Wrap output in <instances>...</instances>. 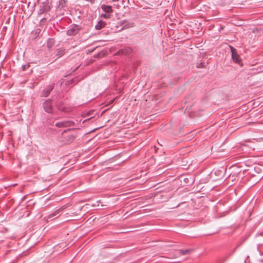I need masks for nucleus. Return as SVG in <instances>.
<instances>
[{
	"instance_id": "obj_13",
	"label": "nucleus",
	"mask_w": 263,
	"mask_h": 263,
	"mask_svg": "<svg viewBox=\"0 0 263 263\" xmlns=\"http://www.w3.org/2000/svg\"><path fill=\"white\" fill-rule=\"evenodd\" d=\"M192 251V250L188 249L185 250H180V253L181 255L188 254Z\"/></svg>"
},
{
	"instance_id": "obj_2",
	"label": "nucleus",
	"mask_w": 263,
	"mask_h": 263,
	"mask_svg": "<svg viewBox=\"0 0 263 263\" xmlns=\"http://www.w3.org/2000/svg\"><path fill=\"white\" fill-rule=\"evenodd\" d=\"M43 108L44 110L48 113H52L53 110V106L52 100L48 99L43 103Z\"/></svg>"
},
{
	"instance_id": "obj_12",
	"label": "nucleus",
	"mask_w": 263,
	"mask_h": 263,
	"mask_svg": "<svg viewBox=\"0 0 263 263\" xmlns=\"http://www.w3.org/2000/svg\"><path fill=\"white\" fill-rule=\"evenodd\" d=\"M65 54V49L63 48H60L58 49L57 55L58 58H60Z\"/></svg>"
},
{
	"instance_id": "obj_15",
	"label": "nucleus",
	"mask_w": 263,
	"mask_h": 263,
	"mask_svg": "<svg viewBox=\"0 0 263 263\" xmlns=\"http://www.w3.org/2000/svg\"><path fill=\"white\" fill-rule=\"evenodd\" d=\"M101 17H102L103 18H106V19H108V18H110V15L109 14H108V13L102 14L101 15Z\"/></svg>"
},
{
	"instance_id": "obj_9",
	"label": "nucleus",
	"mask_w": 263,
	"mask_h": 263,
	"mask_svg": "<svg viewBox=\"0 0 263 263\" xmlns=\"http://www.w3.org/2000/svg\"><path fill=\"white\" fill-rule=\"evenodd\" d=\"M65 207L64 206L61 207L59 209L55 210L51 214L49 215L48 216V218H53L54 216L58 215L62 211H63L65 209Z\"/></svg>"
},
{
	"instance_id": "obj_1",
	"label": "nucleus",
	"mask_w": 263,
	"mask_h": 263,
	"mask_svg": "<svg viewBox=\"0 0 263 263\" xmlns=\"http://www.w3.org/2000/svg\"><path fill=\"white\" fill-rule=\"evenodd\" d=\"M75 123L72 121L64 120L55 123V126L58 128L68 127L74 126Z\"/></svg>"
},
{
	"instance_id": "obj_17",
	"label": "nucleus",
	"mask_w": 263,
	"mask_h": 263,
	"mask_svg": "<svg viewBox=\"0 0 263 263\" xmlns=\"http://www.w3.org/2000/svg\"><path fill=\"white\" fill-rule=\"evenodd\" d=\"M53 42H52V39H49L48 41V43H47V45L48 47H49L50 46H52V45L53 44Z\"/></svg>"
},
{
	"instance_id": "obj_8",
	"label": "nucleus",
	"mask_w": 263,
	"mask_h": 263,
	"mask_svg": "<svg viewBox=\"0 0 263 263\" xmlns=\"http://www.w3.org/2000/svg\"><path fill=\"white\" fill-rule=\"evenodd\" d=\"M101 8L106 13L110 14L113 12V10L111 6L103 4L101 6Z\"/></svg>"
},
{
	"instance_id": "obj_18",
	"label": "nucleus",
	"mask_w": 263,
	"mask_h": 263,
	"mask_svg": "<svg viewBox=\"0 0 263 263\" xmlns=\"http://www.w3.org/2000/svg\"><path fill=\"white\" fill-rule=\"evenodd\" d=\"M65 1L64 0H60V4L63 5V4H65Z\"/></svg>"
},
{
	"instance_id": "obj_3",
	"label": "nucleus",
	"mask_w": 263,
	"mask_h": 263,
	"mask_svg": "<svg viewBox=\"0 0 263 263\" xmlns=\"http://www.w3.org/2000/svg\"><path fill=\"white\" fill-rule=\"evenodd\" d=\"M230 47L232 53L233 61L236 63L239 64L241 62V59L239 54L237 53L236 49L232 46H230Z\"/></svg>"
},
{
	"instance_id": "obj_19",
	"label": "nucleus",
	"mask_w": 263,
	"mask_h": 263,
	"mask_svg": "<svg viewBox=\"0 0 263 263\" xmlns=\"http://www.w3.org/2000/svg\"><path fill=\"white\" fill-rule=\"evenodd\" d=\"M119 0H112V1L114 2H118Z\"/></svg>"
},
{
	"instance_id": "obj_7",
	"label": "nucleus",
	"mask_w": 263,
	"mask_h": 263,
	"mask_svg": "<svg viewBox=\"0 0 263 263\" xmlns=\"http://www.w3.org/2000/svg\"><path fill=\"white\" fill-rule=\"evenodd\" d=\"M53 88V85H49L47 86L45 89L43 90L41 94V97H48L52 90Z\"/></svg>"
},
{
	"instance_id": "obj_6",
	"label": "nucleus",
	"mask_w": 263,
	"mask_h": 263,
	"mask_svg": "<svg viewBox=\"0 0 263 263\" xmlns=\"http://www.w3.org/2000/svg\"><path fill=\"white\" fill-rule=\"evenodd\" d=\"M57 108L59 110L64 112H70L72 110V107L66 106L60 103L57 105Z\"/></svg>"
},
{
	"instance_id": "obj_4",
	"label": "nucleus",
	"mask_w": 263,
	"mask_h": 263,
	"mask_svg": "<svg viewBox=\"0 0 263 263\" xmlns=\"http://www.w3.org/2000/svg\"><path fill=\"white\" fill-rule=\"evenodd\" d=\"M80 28L78 25L71 26L67 31V34L68 35H74L77 34Z\"/></svg>"
},
{
	"instance_id": "obj_11",
	"label": "nucleus",
	"mask_w": 263,
	"mask_h": 263,
	"mask_svg": "<svg viewBox=\"0 0 263 263\" xmlns=\"http://www.w3.org/2000/svg\"><path fill=\"white\" fill-rule=\"evenodd\" d=\"M131 52V49L130 48H126L121 49L119 52L123 54H128Z\"/></svg>"
},
{
	"instance_id": "obj_14",
	"label": "nucleus",
	"mask_w": 263,
	"mask_h": 263,
	"mask_svg": "<svg viewBox=\"0 0 263 263\" xmlns=\"http://www.w3.org/2000/svg\"><path fill=\"white\" fill-rule=\"evenodd\" d=\"M134 26V23H128L126 25H125L123 27V28H132Z\"/></svg>"
},
{
	"instance_id": "obj_16",
	"label": "nucleus",
	"mask_w": 263,
	"mask_h": 263,
	"mask_svg": "<svg viewBox=\"0 0 263 263\" xmlns=\"http://www.w3.org/2000/svg\"><path fill=\"white\" fill-rule=\"evenodd\" d=\"M30 67V65L29 64L24 65L22 66V69L23 71H25L27 68H28Z\"/></svg>"
},
{
	"instance_id": "obj_5",
	"label": "nucleus",
	"mask_w": 263,
	"mask_h": 263,
	"mask_svg": "<svg viewBox=\"0 0 263 263\" xmlns=\"http://www.w3.org/2000/svg\"><path fill=\"white\" fill-rule=\"evenodd\" d=\"M41 9L40 11L44 13L45 12H48L50 10L51 7L49 5V1L48 0H46L45 1L42 5L41 6Z\"/></svg>"
},
{
	"instance_id": "obj_10",
	"label": "nucleus",
	"mask_w": 263,
	"mask_h": 263,
	"mask_svg": "<svg viewBox=\"0 0 263 263\" xmlns=\"http://www.w3.org/2000/svg\"><path fill=\"white\" fill-rule=\"evenodd\" d=\"M106 25L105 22L101 20L99 21L97 24L95 25V29L97 30H100L104 28Z\"/></svg>"
}]
</instances>
